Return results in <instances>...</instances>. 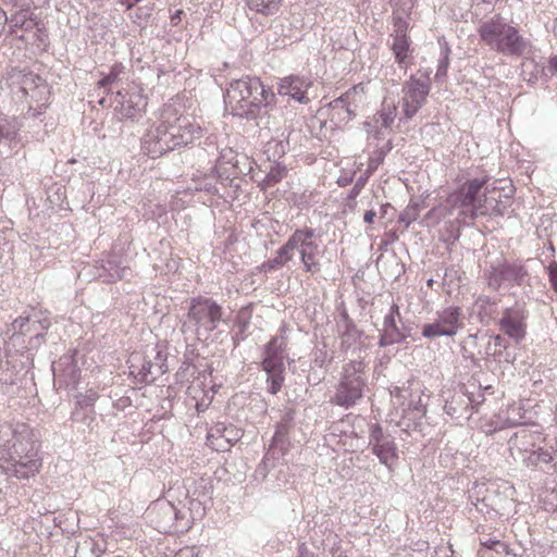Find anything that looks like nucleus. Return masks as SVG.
I'll list each match as a JSON object with an SVG mask.
<instances>
[{
  "label": "nucleus",
  "mask_w": 557,
  "mask_h": 557,
  "mask_svg": "<svg viewBox=\"0 0 557 557\" xmlns=\"http://www.w3.org/2000/svg\"><path fill=\"white\" fill-rule=\"evenodd\" d=\"M202 136V129L184 115L181 103L171 100L159 111V122L144 136L143 149L151 158L191 144Z\"/></svg>",
  "instance_id": "nucleus-1"
},
{
  "label": "nucleus",
  "mask_w": 557,
  "mask_h": 557,
  "mask_svg": "<svg viewBox=\"0 0 557 557\" xmlns=\"http://www.w3.org/2000/svg\"><path fill=\"white\" fill-rule=\"evenodd\" d=\"M276 101L272 88L253 75L232 81L224 95L225 107L233 115L250 120L269 114Z\"/></svg>",
  "instance_id": "nucleus-2"
},
{
  "label": "nucleus",
  "mask_w": 557,
  "mask_h": 557,
  "mask_svg": "<svg viewBox=\"0 0 557 557\" xmlns=\"http://www.w3.org/2000/svg\"><path fill=\"white\" fill-rule=\"evenodd\" d=\"M479 35L491 49L500 53L520 55L525 47L518 29L500 18L483 23L479 27Z\"/></svg>",
  "instance_id": "nucleus-3"
},
{
  "label": "nucleus",
  "mask_w": 557,
  "mask_h": 557,
  "mask_svg": "<svg viewBox=\"0 0 557 557\" xmlns=\"http://www.w3.org/2000/svg\"><path fill=\"white\" fill-rule=\"evenodd\" d=\"M485 183V180L479 178L467 181L447 197V203L451 209L459 210V215L463 221L474 220L478 215L487 213L486 198L482 194Z\"/></svg>",
  "instance_id": "nucleus-4"
},
{
  "label": "nucleus",
  "mask_w": 557,
  "mask_h": 557,
  "mask_svg": "<svg viewBox=\"0 0 557 557\" xmlns=\"http://www.w3.org/2000/svg\"><path fill=\"white\" fill-rule=\"evenodd\" d=\"M361 362H349L344 367L343 377L332 401L342 407H351L363 396L366 380Z\"/></svg>",
  "instance_id": "nucleus-5"
},
{
  "label": "nucleus",
  "mask_w": 557,
  "mask_h": 557,
  "mask_svg": "<svg viewBox=\"0 0 557 557\" xmlns=\"http://www.w3.org/2000/svg\"><path fill=\"white\" fill-rule=\"evenodd\" d=\"M223 317L222 307L212 298L198 295L189 300L187 318L197 334L213 332Z\"/></svg>",
  "instance_id": "nucleus-6"
},
{
  "label": "nucleus",
  "mask_w": 557,
  "mask_h": 557,
  "mask_svg": "<svg viewBox=\"0 0 557 557\" xmlns=\"http://www.w3.org/2000/svg\"><path fill=\"white\" fill-rule=\"evenodd\" d=\"M431 90L429 76H411L403 86L401 108L406 119H412L425 103Z\"/></svg>",
  "instance_id": "nucleus-7"
},
{
  "label": "nucleus",
  "mask_w": 557,
  "mask_h": 557,
  "mask_svg": "<svg viewBox=\"0 0 557 557\" xmlns=\"http://www.w3.org/2000/svg\"><path fill=\"white\" fill-rule=\"evenodd\" d=\"M147 98L143 88L132 87L116 92L117 111L122 119L136 120L146 112Z\"/></svg>",
  "instance_id": "nucleus-8"
},
{
  "label": "nucleus",
  "mask_w": 557,
  "mask_h": 557,
  "mask_svg": "<svg viewBox=\"0 0 557 557\" xmlns=\"http://www.w3.org/2000/svg\"><path fill=\"white\" fill-rule=\"evenodd\" d=\"M461 309L459 307H448L438 313L435 322L425 324L422 329V335L428 338L440 336H453L461 326Z\"/></svg>",
  "instance_id": "nucleus-9"
},
{
  "label": "nucleus",
  "mask_w": 557,
  "mask_h": 557,
  "mask_svg": "<svg viewBox=\"0 0 557 557\" xmlns=\"http://www.w3.org/2000/svg\"><path fill=\"white\" fill-rule=\"evenodd\" d=\"M17 457L16 459L11 455L2 465V469L8 475L28 479L39 471L40 461L34 458L33 455H17Z\"/></svg>",
  "instance_id": "nucleus-10"
},
{
  "label": "nucleus",
  "mask_w": 557,
  "mask_h": 557,
  "mask_svg": "<svg viewBox=\"0 0 557 557\" xmlns=\"http://www.w3.org/2000/svg\"><path fill=\"white\" fill-rule=\"evenodd\" d=\"M311 85L312 82L308 77L289 75L280 79L277 91L280 95L289 96L300 103H308L307 92Z\"/></svg>",
  "instance_id": "nucleus-11"
},
{
  "label": "nucleus",
  "mask_w": 557,
  "mask_h": 557,
  "mask_svg": "<svg viewBox=\"0 0 557 557\" xmlns=\"http://www.w3.org/2000/svg\"><path fill=\"white\" fill-rule=\"evenodd\" d=\"M286 350L285 339L278 337H272L264 346L263 359L261 362L262 369L265 372H272L275 369H283L284 366V354Z\"/></svg>",
  "instance_id": "nucleus-12"
},
{
  "label": "nucleus",
  "mask_w": 557,
  "mask_h": 557,
  "mask_svg": "<svg viewBox=\"0 0 557 557\" xmlns=\"http://www.w3.org/2000/svg\"><path fill=\"white\" fill-rule=\"evenodd\" d=\"M315 246H318V244L314 239V231L310 227L297 228L283 245L290 260L295 251L301 256V253H306Z\"/></svg>",
  "instance_id": "nucleus-13"
},
{
  "label": "nucleus",
  "mask_w": 557,
  "mask_h": 557,
  "mask_svg": "<svg viewBox=\"0 0 557 557\" xmlns=\"http://www.w3.org/2000/svg\"><path fill=\"white\" fill-rule=\"evenodd\" d=\"M391 50L394 54L395 62L400 69L408 70L413 64V49L411 48L410 36H393Z\"/></svg>",
  "instance_id": "nucleus-14"
},
{
  "label": "nucleus",
  "mask_w": 557,
  "mask_h": 557,
  "mask_svg": "<svg viewBox=\"0 0 557 557\" xmlns=\"http://www.w3.org/2000/svg\"><path fill=\"white\" fill-rule=\"evenodd\" d=\"M500 330L516 342L521 341L525 335L523 317L513 310H506L500 319Z\"/></svg>",
  "instance_id": "nucleus-15"
},
{
  "label": "nucleus",
  "mask_w": 557,
  "mask_h": 557,
  "mask_svg": "<svg viewBox=\"0 0 557 557\" xmlns=\"http://www.w3.org/2000/svg\"><path fill=\"white\" fill-rule=\"evenodd\" d=\"M367 94V86L363 83H359L348 89L343 96L335 99L332 103V110L335 111L337 109L345 110L347 114V120H351L354 117V112L350 110L348 104L351 102L362 101L363 97Z\"/></svg>",
  "instance_id": "nucleus-16"
},
{
  "label": "nucleus",
  "mask_w": 557,
  "mask_h": 557,
  "mask_svg": "<svg viewBox=\"0 0 557 557\" xmlns=\"http://www.w3.org/2000/svg\"><path fill=\"white\" fill-rule=\"evenodd\" d=\"M397 115L395 103L383 102L381 110L373 115L374 128L376 132L392 127Z\"/></svg>",
  "instance_id": "nucleus-17"
},
{
  "label": "nucleus",
  "mask_w": 557,
  "mask_h": 557,
  "mask_svg": "<svg viewBox=\"0 0 557 557\" xmlns=\"http://www.w3.org/2000/svg\"><path fill=\"white\" fill-rule=\"evenodd\" d=\"M206 375L199 374L187 387V394L196 400V408L198 411L202 410L201 407H206L207 401L210 400L206 391Z\"/></svg>",
  "instance_id": "nucleus-18"
},
{
  "label": "nucleus",
  "mask_w": 557,
  "mask_h": 557,
  "mask_svg": "<svg viewBox=\"0 0 557 557\" xmlns=\"http://www.w3.org/2000/svg\"><path fill=\"white\" fill-rule=\"evenodd\" d=\"M131 374L137 376L140 381H146L151 373V362L140 352H133L128 359Z\"/></svg>",
  "instance_id": "nucleus-19"
},
{
  "label": "nucleus",
  "mask_w": 557,
  "mask_h": 557,
  "mask_svg": "<svg viewBox=\"0 0 557 557\" xmlns=\"http://www.w3.org/2000/svg\"><path fill=\"white\" fill-rule=\"evenodd\" d=\"M287 168L281 163H274L271 165L269 172L265 174V177L259 183V187L261 190H267L271 187H274L278 184L283 178L287 175Z\"/></svg>",
  "instance_id": "nucleus-20"
},
{
  "label": "nucleus",
  "mask_w": 557,
  "mask_h": 557,
  "mask_svg": "<svg viewBox=\"0 0 557 557\" xmlns=\"http://www.w3.org/2000/svg\"><path fill=\"white\" fill-rule=\"evenodd\" d=\"M289 261H290V257L287 255V251L282 246L277 250L276 256L273 259H270V260H267V261L262 262L258 267V270L261 273L268 274V273L274 272L277 269L284 267Z\"/></svg>",
  "instance_id": "nucleus-21"
},
{
  "label": "nucleus",
  "mask_w": 557,
  "mask_h": 557,
  "mask_svg": "<svg viewBox=\"0 0 557 557\" xmlns=\"http://www.w3.org/2000/svg\"><path fill=\"white\" fill-rule=\"evenodd\" d=\"M246 2L251 10L264 15L276 13L282 4V0H246Z\"/></svg>",
  "instance_id": "nucleus-22"
},
{
  "label": "nucleus",
  "mask_w": 557,
  "mask_h": 557,
  "mask_svg": "<svg viewBox=\"0 0 557 557\" xmlns=\"http://www.w3.org/2000/svg\"><path fill=\"white\" fill-rule=\"evenodd\" d=\"M319 245L307 251L306 253H301L300 260L304 265V270L307 273L317 274L321 271V263L319 261Z\"/></svg>",
  "instance_id": "nucleus-23"
},
{
  "label": "nucleus",
  "mask_w": 557,
  "mask_h": 557,
  "mask_svg": "<svg viewBox=\"0 0 557 557\" xmlns=\"http://www.w3.org/2000/svg\"><path fill=\"white\" fill-rule=\"evenodd\" d=\"M268 374V392L272 395H276L283 387L285 382V368L275 369L272 372H265Z\"/></svg>",
  "instance_id": "nucleus-24"
},
{
  "label": "nucleus",
  "mask_w": 557,
  "mask_h": 557,
  "mask_svg": "<svg viewBox=\"0 0 557 557\" xmlns=\"http://www.w3.org/2000/svg\"><path fill=\"white\" fill-rule=\"evenodd\" d=\"M125 66L116 62L111 67L108 74L103 75L102 78L97 83L98 88H106L120 79V76L124 73Z\"/></svg>",
  "instance_id": "nucleus-25"
},
{
  "label": "nucleus",
  "mask_w": 557,
  "mask_h": 557,
  "mask_svg": "<svg viewBox=\"0 0 557 557\" xmlns=\"http://www.w3.org/2000/svg\"><path fill=\"white\" fill-rule=\"evenodd\" d=\"M208 445L215 453H226L230 450V442L219 431L209 434Z\"/></svg>",
  "instance_id": "nucleus-26"
},
{
  "label": "nucleus",
  "mask_w": 557,
  "mask_h": 557,
  "mask_svg": "<svg viewBox=\"0 0 557 557\" xmlns=\"http://www.w3.org/2000/svg\"><path fill=\"white\" fill-rule=\"evenodd\" d=\"M481 545L487 549L494 550L498 555H508L510 553L508 545L498 540L487 539L481 542Z\"/></svg>",
  "instance_id": "nucleus-27"
},
{
  "label": "nucleus",
  "mask_w": 557,
  "mask_h": 557,
  "mask_svg": "<svg viewBox=\"0 0 557 557\" xmlns=\"http://www.w3.org/2000/svg\"><path fill=\"white\" fill-rule=\"evenodd\" d=\"M393 26H394V32L393 34L391 35L392 37L393 36H401L404 35V37H408V29H409V23L403 18L401 16H393Z\"/></svg>",
  "instance_id": "nucleus-28"
},
{
  "label": "nucleus",
  "mask_w": 557,
  "mask_h": 557,
  "mask_svg": "<svg viewBox=\"0 0 557 557\" xmlns=\"http://www.w3.org/2000/svg\"><path fill=\"white\" fill-rule=\"evenodd\" d=\"M532 437H533V435L530 432L522 430L521 432L516 433L515 436L510 441L515 445H517L519 443H527Z\"/></svg>",
  "instance_id": "nucleus-29"
},
{
  "label": "nucleus",
  "mask_w": 557,
  "mask_h": 557,
  "mask_svg": "<svg viewBox=\"0 0 557 557\" xmlns=\"http://www.w3.org/2000/svg\"><path fill=\"white\" fill-rule=\"evenodd\" d=\"M174 557H197V554H196L195 547L186 546V547L181 548L175 554Z\"/></svg>",
  "instance_id": "nucleus-30"
},
{
  "label": "nucleus",
  "mask_w": 557,
  "mask_h": 557,
  "mask_svg": "<svg viewBox=\"0 0 557 557\" xmlns=\"http://www.w3.org/2000/svg\"><path fill=\"white\" fill-rule=\"evenodd\" d=\"M159 511L164 516H168L170 519L172 516L176 515L175 507L172 504H166L159 508Z\"/></svg>",
  "instance_id": "nucleus-31"
},
{
  "label": "nucleus",
  "mask_w": 557,
  "mask_h": 557,
  "mask_svg": "<svg viewBox=\"0 0 557 557\" xmlns=\"http://www.w3.org/2000/svg\"><path fill=\"white\" fill-rule=\"evenodd\" d=\"M549 281L555 290H557V265L549 267Z\"/></svg>",
  "instance_id": "nucleus-32"
},
{
  "label": "nucleus",
  "mask_w": 557,
  "mask_h": 557,
  "mask_svg": "<svg viewBox=\"0 0 557 557\" xmlns=\"http://www.w3.org/2000/svg\"><path fill=\"white\" fill-rule=\"evenodd\" d=\"M286 434H287V429H286L284 425H282V426H280V428L276 430V432H275V434H274V437H273V438H274V441H280V440H282Z\"/></svg>",
  "instance_id": "nucleus-33"
},
{
  "label": "nucleus",
  "mask_w": 557,
  "mask_h": 557,
  "mask_svg": "<svg viewBox=\"0 0 557 557\" xmlns=\"http://www.w3.org/2000/svg\"><path fill=\"white\" fill-rule=\"evenodd\" d=\"M375 216H376L375 211L369 210L364 213L363 220L366 223L372 224L374 222Z\"/></svg>",
  "instance_id": "nucleus-34"
},
{
  "label": "nucleus",
  "mask_w": 557,
  "mask_h": 557,
  "mask_svg": "<svg viewBox=\"0 0 557 557\" xmlns=\"http://www.w3.org/2000/svg\"><path fill=\"white\" fill-rule=\"evenodd\" d=\"M141 0H119V2L126 8V10H131Z\"/></svg>",
  "instance_id": "nucleus-35"
},
{
  "label": "nucleus",
  "mask_w": 557,
  "mask_h": 557,
  "mask_svg": "<svg viewBox=\"0 0 557 557\" xmlns=\"http://www.w3.org/2000/svg\"><path fill=\"white\" fill-rule=\"evenodd\" d=\"M548 67L552 73H557V55H553L549 58Z\"/></svg>",
  "instance_id": "nucleus-36"
},
{
  "label": "nucleus",
  "mask_w": 557,
  "mask_h": 557,
  "mask_svg": "<svg viewBox=\"0 0 557 557\" xmlns=\"http://www.w3.org/2000/svg\"><path fill=\"white\" fill-rule=\"evenodd\" d=\"M183 14V10H177L172 16H171V23L173 25H177L181 21V16Z\"/></svg>",
  "instance_id": "nucleus-37"
},
{
  "label": "nucleus",
  "mask_w": 557,
  "mask_h": 557,
  "mask_svg": "<svg viewBox=\"0 0 557 557\" xmlns=\"http://www.w3.org/2000/svg\"><path fill=\"white\" fill-rule=\"evenodd\" d=\"M448 52H449V49L447 48L445 57H444L443 65H442L445 70H446L447 64H448Z\"/></svg>",
  "instance_id": "nucleus-38"
},
{
  "label": "nucleus",
  "mask_w": 557,
  "mask_h": 557,
  "mask_svg": "<svg viewBox=\"0 0 557 557\" xmlns=\"http://www.w3.org/2000/svg\"><path fill=\"white\" fill-rule=\"evenodd\" d=\"M404 391H401L400 388H396L395 392H394V397L398 398V397H404V395H401Z\"/></svg>",
  "instance_id": "nucleus-39"
},
{
  "label": "nucleus",
  "mask_w": 557,
  "mask_h": 557,
  "mask_svg": "<svg viewBox=\"0 0 557 557\" xmlns=\"http://www.w3.org/2000/svg\"><path fill=\"white\" fill-rule=\"evenodd\" d=\"M381 457V461L386 463L387 462V458H388V455H379Z\"/></svg>",
  "instance_id": "nucleus-40"
},
{
  "label": "nucleus",
  "mask_w": 557,
  "mask_h": 557,
  "mask_svg": "<svg viewBox=\"0 0 557 557\" xmlns=\"http://www.w3.org/2000/svg\"><path fill=\"white\" fill-rule=\"evenodd\" d=\"M4 125L0 124V137L4 136Z\"/></svg>",
  "instance_id": "nucleus-41"
},
{
  "label": "nucleus",
  "mask_w": 557,
  "mask_h": 557,
  "mask_svg": "<svg viewBox=\"0 0 557 557\" xmlns=\"http://www.w3.org/2000/svg\"><path fill=\"white\" fill-rule=\"evenodd\" d=\"M156 523H157V528H159V529H164L165 528V525L162 524L161 522L157 521Z\"/></svg>",
  "instance_id": "nucleus-42"
},
{
  "label": "nucleus",
  "mask_w": 557,
  "mask_h": 557,
  "mask_svg": "<svg viewBox=\"0 0 557 557\" xmlns=\"http://www.w3.org/2000/svg\"><path fill=\"white\" fill-rule=\"evenodd\" d=\"M140 18H141V13H137L135 22L139 21Z\"/></svg>",
  "instance_id": "nucleus-43"
},
{
  "label": "nucleus",
  "mask_w": 557,
  "mask_h": 557,
  "mask_svg": "<svg viewBox=\"0 0 557 557\" xmlns=\"http://www.w3.org/2000/svg\"><path fill=\"white\" fill-rule=\"evenodd\" d=\"M140 18H141V13H137L135 22L139 21Z\"/></svg>",
  "instance_id": "nucleus-44"
},
{
  "label": "nucleus",
  "mask_w": 557,
  "mask_h": 557,
  "mask_svg": "<svg viewBox=\"0 0 557 557\" xmlns=\"http://www.w3.org/2000/svg\"><path fill=\"white\" fill-rule=\"evenodd\" d=\"M374 453L382 454V453H384V451H383V449H377V450H376V449H374Z\"/></svg>",
  "instance_id": "nucleus-45"
}]
</instances>
